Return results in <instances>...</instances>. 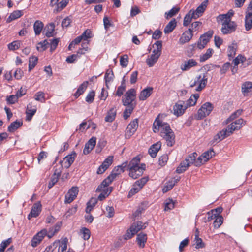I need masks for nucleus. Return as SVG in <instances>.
<instances>
[{
    "label": "nucleus",
    "mask_w": 252,
    "mask_h": 252,
    "mask_svg": "<svg viewBox=\"0 0 252 252\" xmlns=\"http://www.w3.org/2000/svg\"><path fill=\"white\" fill-rule=\"evenodd\" d=\"M89 44V42H82V48H80L78 51L77 53L76 54H80L82 55L84 54L85 52L88 50V46L87 45Z\"/></svg>",
    "instance_id": "69168bd1"
},
{
    "label": "nucleus",
    "mask_w": 252,
    "mask_h": 252,
    "mask_svg": "<svg viewBox=\"0 0 252 252\" xmlns=\"http://www.w3.org/2000/svg\"><path fill=\"white\" fill-rule=\"evenodd\" d=\"M187 108L185 102L179 101L173 107L174 114L178 117L181 116Z\"/></svg>",
    "instance_id": "f8f14e48"
},
{
    "label": "nucleus",
    "mask_w": 252,
    "mask_h": 252,
    "mask_svg": "<svg viewBox=\"0 0 252 252\" xmlns=\"http://www.w3.org/2000/svg\"><path fill=\"white\" fill-rule=\"evenodd\" d=\"M246 60V59L244 56L239 54L233 60V63H234V66H237L239 63H243Z\"/></svg>",
    "instance_id": "5fc2aeb1"
},
{
    "label": "nucleus",
    "mask_w": 252,
    "mask_h": 252,
    "mask_svg": "<svg viewBox=\"0 0 252 252\" xmlns=\"http://www.w3.org/2000/svg\"><path fill=\"white\" fill-rule=\"evenodd\" d=\"M212 36V32H207L201 35L198 41L197 47L200 49L204 48Z\"/></svg>",
    "instance_id": "4468645a"
},
{
    "label": "nucleus",
    "mask_w": 252,
    "mask_h": 252,
    "mask_svg": "<svg viewBox=\"0 0 252 252\" xmlns=\"http://www.w3.org/2000/svg\"><path fill=\"white\" fill-rule=\"evenodd\" d=\"M22 124V123L21 122L16 121L10 125L8 127V130L11 132H13L19 128Z\"/></svg>",
    "instance_id": "a18cd8bd"
},
{
    "label": "nucleus",
    "mask_w": 252,
    "mask_h": 252,
    "mask_svg": "<svg viewBox=\"0 0 252 252\" xmlns=\"http://www.w3.org/2000/svg\"><path fill=\"white\" fill-rule=\"evenodd\" d=\"M96 138L94 137H92L85 145L83 153L86 155L89 154L94 148L96 144Z\"/></svg>",
    "instance_id": "5701e85b"
},
{
    "label": "nucleus",
    "mask_w": 252,
    "mask_h": 252,
    "mask_svg": "<svg viewBox=\"0 0 252 252\" xmlns=\"http://www.w3.org/2000/svg\"><path fill=\"white\" fill-rule=\"evenodd\" d=\"M245 121L243 119H239L228 126L226 129L229 135H230L233 133L234 131L240 129L245 125Z\"/></svg>",
    "instance_id": "6e6552de"
},
{
    "label": "nucleus",
    "mask_w": 252,
    "mask_h": 252,
    "mask_svg": "<svg viewBox=\"0 0 252 252\" xmlns=\"http://www.w3.org/2000/svg\"><path fill=\"white\" fill-rule=\"evenodd\" d=\"M60 174V171H58L57 170H55L48 184V188L49 189L51 188L58 182Z\"/></svg>",
    "instance_id": "f704fd0d"
},
{
    "label": "nucleus",
    "mask_w": 252,
    "mask_h": 252,
    "mask_svg": "<svg viewBox=\"0 0 252 252\" xmlns=\"http://www.w3.org/2000/svg\"><path fill=\"white\" fill-rule=\"evenodd\" d=\"M44 27L43 23L39 20H36L33 25V29L36 35H38L40 34Z\"/></svg>",
    "instance_id": "473e14b6"
},
{
    "label": "nucleus",
    "mask_w": 252,
    "mask_h": 252,
    "mask_svg": "<svg viewBox=\"0 0 252 252\" xmlns=\"http://www.w3.org/2000/svg\"><path fill=\"white\" fill-rule=\"evenodd\" d=\"M245 26L246 31H249L252 28V9L248 7L246 11Z\"/></svg>",
    "instance_id": "ddd939ff"
},
{
    "label": "nucleus",
    "mask_w": 252,
    "mask_h": 252,
    "mask_svg": "<svg viewBox=\"0 0 252 252\" xmlns=\"http://www.w3.org/2000/svg\"><path fill=\"white\" fill-rule=\"evenodd\" d=\"M218 22L221 23L222 27L221 31L224 34H230L236 31L237 28L236 23L231 20H219L217 19Z\"/></svg>",
    "instance_id": "423d86ee"
},
{
    "label": "nucleus",
    "mask_w": 252,
    "mask_h": 252,
    "mask_svg": "<svg viewBox=\"0 0 252 252\" xmlns=\"http://www.w3.org/2000/svg\"><path fill=\"white\" fill-rule=\"evenodd\" d=\"M113 156H110L103 162L97 169V173L101 174L104 173L112 163Z\"/></svg>",
    "instance_id": "dca6fc26"
},
{
    "label": "nucleus",
    "mask_w": 252,
    "mask_h": 252,
    "mask_svg": "<svg viewBox=\"0 0 252 252\" xmlns=\"http://www.w3.org/2000/svg\"><path fill=\"white\" fill-rule=\"evenodd\" d=\"M21 43L19 41H15L10 43L8 45L9 50H15L18 49L20 47Z\"/></svg>",
    "instance_id": "680f3d73"
},
{
    "label": "nucleus",
    "mask_w": 252,
    "mask_h": 252,
    "mask_svg": "<svg viewBox=\"0 0 252 252\" xmlns=\"http://www.w3.org/2000/svg\"><path fill=\"white\" fill-rule=\"evenodd\" d=\"M153 88L148 87L141 91L138 96L140 100L144 101L149 97L152 93Z\"/></svg>",
    "instance_id": "393cba45"
},
{
    "label": "nucleus",
    "mask_w": 252,
    "mask_h": 252,
    "mask_svg": "<svg viewBox=\"0 0 252 252\" xmlns=\"http://www.w3.org/2000/svg\"><path fill=\"white\" fill-rule=\"evenodd\" d=\"M47 234V230L45 229L38 232L32 239L31 242L32 247H36L42 241L44 237Z\"/></svg>",
    "instance_id": "1a4fd4ad"
},
{
    "label": "nucleus",
    "mask_w": 252,
    "mask_h": 252,
    "mask_svg": "<svg viewBox=\"0 0 252 252\" xmlns=\"http://www.w3.org/2000/svg\"><path fill=\"white\" fill-rule=\"evenodd\" d=\"M34 98L36 101L44 102L45 101L44 93L41 91L36 93L34 95Z\"/></svg>",
    "instance_id": "e2e57ef3"
},
{
    "label": "nucleus",
    "mask_w": 252,
    "mask_h": 252,
    "mask_svg": "<svg viewBox=\"0 0 252 252\" xmlns=\"http://www.w3.org/2000/svg\"><path fill=\"white\" fill-rule=\"evenodd\" d=\"M197 156V154L194 152L189 155V156L186 158L185 160L187 161V162L189 163L190 166L193 163L195 165V161Z\"/></svg>",
    "instance_id": "49530a36"
},
{
    "label": "nucleus",
    "mask_w": 252,
    "mask_h": 252,
    "mask_svg": "<svg viewBox=\"0 0 252 252\" xmlns=\"http://www.w3.org/2000/svg\"><path fill=\"white\" fill-rule=\"evenodd\" d=\"M175 202L171 199H168L165 201V211H168L174 208Z\"/></svg>",
    "instance_id": "3c124183"
},
{
    "label": "nucleus",
    "mask_w": 252,
    "mask_h": 252,
    "mask_svg": "<svg viewBox=\"0 0 252 252\" xmlns=\"http://www.w3.org/2000/svg\"><path fill=\"white\" fill-rule=\"evenodd\" d=\"M80 233L82 234V238L85 240H88L90 237V232L88 229L86 228H83L81 231Z\"/></svg>",
    "instance_id": "0e129e2a"
},
{
    "label": "nucleus",
    "mask_w": 252,
    "mask_h": 252,
    "mask_svg": "<svg viewBox=\"0 0 252 252\" xmlns=\"http://www.w3.org/2000/svg\"><path fill=\"white\" fill-rule=\"evenodd\" d=\"M147 226L146 223H144L141 221H138L136 223H133L130 226V231H134L135 234L137 233L140 230L145 228Z\"/></svg>",
    "instance_id": "c756f323"
},
{
    "label": "nucleus",
    "mask_w": 252,
    "mask_h": 252,
    "mask_svg": "<svg viewBox=\"0 0 252 252\" xmlns=\"http://www.w3.org/2000/svg\"><path fill=\"white\" fill-rule=\"evenodd\" d=\"M242 113V110L239 109L235 112L233 113L230 117L227 119V123L230 122V121L234 120L239 116L241 115Z\"/></svg>",
    "instance_id": "bf43d9fd"
},
{
    "label": "nucleus",
    "mask_w": 252,
    "mask_h": 252,
    "mask_svg": "<svg viewBox=\"0 0 252 252\" xmlns=\"http://www.w3.org/2000/svg\"><path fill=\"white\" fill-rule=\"evenodd\" d=\"M46 32L45 35L48 37L53 36V32L55 30V25L54 23H50L46 27Z\"/></svg>",
    "instance_id": "79ce46f5"
},
{
    "label": "nucleus",
    "mask_w": 252,
    "mask_h": 252,
    "mask_svg": "<svg viewBox=\"0 0 252 252\" xmlns=\"http://www.w3.org/2000/svg\"><path fill=\"white\" fill-rule=\"evenodd\" d=\"M158 116L153 123V131L157 133L160 130L161 135L166 133L170 131H173L168 124L161 121Z\"/></svg>",
    "instance_id": "39448f33"
},
{
    "label": "nucleus",
    "mask_w": 252,
    "mask_h": 252,
    "mask_svg": "<svg viewBox=\"0 0 252 252\" xmlns=\"http://www.w3.org/2000/svg\"><path fill=\"white\" fill-rule=\"evenodd\" d=\"M88 84V81H84L81 85H80L77 91L74 94V96L76 97V98H77L84 92L87 87Z\"/></svg>",
    "instance_id": "e433bc0d"
},
{
    "label": "nucleus",
    "mask_w": 252,
    "mask_h": 252,
    "mask_svg": "<svg viewBox=\"0 0 252 252\" xmlns=\"http://www.w3.org/2000/svg\"><path fill=\"white\" fill-rule=\"evenodd\" d=\"M179 7H173L169 11L165 13V17L166 19L171 18L175 15L179 11Z\"/></svg>",
    "instance_id": "6e6d98bb"
},
{
    "label": "nucleus",
    "mask_w": 252,
    "mask_h": 252,
    "mask_svg": "<svg viewBox=\"0 0 252 252\" xmlns=\"http://www.w3.org/2000/svg\"><path fill=\"white\" fill-rule=\"evenodd\" d=\"M234 15V12L232 10H230L226 14L219 15L217 19L219 20H231V17Z\"/></svg>",
    "instance_id": "37998d69"
},
{
    "label": "nucleus",
    "mask_w": 252,
    "mask_h": 252,
    "mask_svg": "<svg viewBox=\"0 0 252 252\" xmlns=\"http://www.w3.org/2000/svg\"><path fill=\"white\" fill-rule=\"evenodd\" d=\"M193 36L192 30L191 28L185 31L179 39V43L181 44H184L187 42H189Z\"/></svg>",
    "instance_id": "aec40b11"
},
{
    "label": "nucleus",
    "mask_w": 252,
    "mask_h": 252,
    "mask_svg": "<svg viewBox=\"0 0 252 252\" xmlns=\"http://www.w3.org/2000/svg\"><path fill=\"white\" fill-rule=\"evenodd\" d=\"M207 80L208 78L206 73L200 74L190 81V87L193 88L195 87V91L200 92L206 86Z\"/></svg>",
    "instance_id": "20e7f679"
},
{
    "label": "nucleus",
    "mask_w": 252,
    "mask_h": 252,
    "mask_svg": "<svg viewBox=\"0 0 252 252\" xmlns=\"http://www.w3.org/2000/svg\"><path fill=\"white\" fill-rule=\"evenodd\" d=\"M97 202L96 198H92L87 204V207L86 208V213H90Z\"/></svg>",
    "instance_id": "58836bf2"
},
{
    "label": "nucleus",
    "mask_w": 252,
    "mask_h": 252,
    "mask_svg": "<svg viewBox=\"0 0 252 252\" xmlns=\"http://www.w3.org/2000/svg\"><path fill=\"white\" fill-rule=\"evenodd\" d=\"M78 193V189L76 187H72L65 196L64 202L70 203L76 197Z\"/></svg>",
    "instance_id": "9b49d317"
},
{
    "label": "nucleus",
    "mask_w": 252,
    "mask_h": 252,
    "mask_svg": "<svg viewBox=\"0 0 252 252\" xmlns=\"http://www.w3.org/2000/svg\"><path fill=\"white\" fill-rule=\"evenodd\" d=\"M161 148V143L157 142L152 145L148 150V152L152 158L156 157L158 152Z\"/></svg>",
    "instance_id": "a878e982"
},
{
    "label": "nucleus",
    "mask_w": 252,
    "mask_h": 252,
    "mask_svg": "<svg viewBox=\"0 0 252 252\" xmlns=\"http://www.w3.org/2000/svg\"><path fill=\"white\" fill-rule=\"evenodd\" d=\"M141 189L140 187L138 186V185H136V183H135L133 185V187L129 192L128 197H130L131 196L139 191Z\"/></svg>",
    "instance_id": "4d7b16f0"
},
{
    "label": "nucleus",
    "mask_w": 252,
    "mask_h": 252,
    "mask_svg": "<svg viewBox=\"0 0 252 252\" xmlns=\"http://www.w3.org/2000/svg\"><path fill=\"white\" fill-rule=\"evenodd\" d=\"M199 97V95L198 94H192L190 97L185 102L186 107L188 108L195 105Z\"/></svg>",
    "instance_id": "2f4dec72"
},
{
    "label": "nucleus",
    "mask_w": 252,
    "mask_h": 252,
    "mask_svg": "<svg viewBox=\"0 0 252 252\" xmlns=\"http://www.w3.org/2000/svg\"><path fill=\"white\" fill-rule=\"evenodd\" d=\"M112 182L108 177L105 179L101 183V184L97 187L96 189L97 191H101L102 190H106L105 188L110 185Z\"/></svg>",
    "instance_id": "ea45409f"
},
{
    "label": "nucleus",
    "mask_w": 252,
    "mask_h": 252,
    "mask_svg": "<svg viewBox=\"0 0 252 252\" xmlns=\"http://www.w3.org/2000/svg\"><path fill=\"white\" fill-rule=\"evenodd\" d=\"M192 13V11H189L184 17L183 24L184 26H188L191 23L192 20L194 19V15Z\"/></svg>",
    "instance_id": "4c0bfd02"
},
{
    "label": "nucleus",
    "mask_w": 252,
    "mask_h": 252,
    "mask_svg": "<svg viewBox=\"0 0 252 252\" xmlns=\"http://www.w3.org/2000/svg\"><path fill=\"white\" fill-rule=\"evenodd\" d=\"M114 78L113 72L112 70H107L105 75L106 85L108 87V83L112 81Z\"/></svg>",
    "instance_id": "c03bdc74"
},
{
    "label": "nucleus",
    "mask_w": 252,
    "mask_h": 252,
    "mask_svg": "<svg viewBox=\"0 0 252 252\" xmlns=\"http://www.w3.org/2000/svg\"><path fill=\"white\" fill-rule=\"evenodd\" d=\"M223 217L221 216H217L214 221V226L216 228H219L223 222Z\"/></svg>",
    "instance_id": "052dcab7"
},
{
    "label": "nucleus",
    "mask_w": 252,
    "mask_h": 252,
    "mask_svg": "<svg viewBox=\"0 0 252 252\" xmlns=\"http://www.w3.org/2000/svg\"><path fill=\"white\" fill-rule=\"evenodd\" d=\"M36 112V106H32V103H29L27 105L26 114V120L30 121L31 120L32 116L35 114Z\"/></svg>",
    "instance_id": "b1692460"
},
{
    "label": "nucleus",
    "mask_w": 252,
    "mask_h": 252,
    "mask_svg": "<svg viewBox=\"0 0 252 252\" xmlns=\"http://www.w3.org/2000/svg\"><path fill=\"white\" fill-rule=\"evenodd\" d=\"M112 190V187H109L108 188L106 189V190H102V191H103V192H102L99 196H98V199L100 200H102L105 198H106V196H108V195L111 193V192Z\"/></svg>",
    "instance_id": "13d9d810"
},
{
    "label": "nucleus",
    "mask_w": 252,
    "mask_h": 252,
    "mask_svg": "<svg viewBox=\"0 0 252 252\" xmlns=\"http://www.w3.org/2000/svg\"><path fill=\"white\" fill-rule=\"evenodd\" d=\"M67 242L68 239L66 238L63 239L61 242L59 241L58 243H60V244L58 252H64L66 250Z\"/></svg>",
    "instance_id": "a19ab883"
},
{
    "label": "nucleus",
    "mask_w": 252,
    "mask_h": 252,
    "mask_svg": "<svg viewBox=\"0 0 252 252\" xmlns=\"http://www.w3.org/2000/svg\"><path fill=\"white\" fill-rule=\"evenodd\" d=\"M147 235L143 233H140L137 236L136 241L138 246L140 248H144L145 244L147 241Z\"/></svg>",
    "instance_id": "cd10ccee"
},
{
    "label": "nucleus",
    "mask_w": 252,
    "mask_h": 252,
    "mask_svg": "<svg viewBox=\"0 0 252 252\" xmlns=\"http://www.w3.org/2000/svg\"><path fill=\"white\" fill-rule=\"evenodd\" d=\"M116 115V110L115 108H111L107 112L105 121L107 122H112L115 119Z\"/></svg>",
    "instance_id": "c85d7f7f"
},
{
    "label": "nucleus",
    "mask_w": 252,
    "mask_h": 252,
    "mask_svg": "<svg viewBox=\"0 0 252 252\" xmlns=\"http://www.w3.org/2000/svg\"><path fill=\"white\" fill-rule=\"evenodd\" d=\"M120 64L123 67L127 66L128 64V56L127 55H125L121 57L120 58Z\"/></svg>",
    "instance_id": "338daca9"
},
{
    "label": "nucleus",
    "mask_w": 252,
    "mask_h": 252,
    "mask_svg": "<svg viewBox=\"0 0 252 252\" xmlns=\"http://www.w3.org/2000/svg\"><path fill=\"white\" fill-rule=\"evenodd\" d=\"M138 126V124L137 119L134 120L129 123L126 130V138H129L135 133Z\"/></svg>",
    "instance_id": "9d476101"
},
{
    "label": "nucleus",
    "mask_w": 252,
    "mask_h": 252,
    "mask_svg": "<svg viewBox=\"0 0 252 252\" xmlns=\"http://www.w3.org/2000/svg\"><path fill=\"white\" fill-rule=\"evenodd\" d=\"M42 205L40 202H38L34 203L32 208L30 214L28 216V219L30 220L32 217H37L41 211Z\"/></svg>",
    "instance_id": "f3484780"
},
{
    "label": "nucleus",
    "mask_w": 252,
    "mask_h": 252,
    "mask_svg": "<svg viewBox=\"0 0 252 252\" xmlns=\"http://www.w3.org/2000/svg\"><path fill=\"white\" fill-rule=\"evenodd\" d=\"M80 36L83 39V42H84V41H87L86 42H87L88 39L93 37V34L91 31L87 29Z\"/></svg>",
    "instance_id": "de8ad7c7"
},
{
    "label": "nucleus",
    "mask_w": 252,
    "mask_h": 252,
    "mask_svg": "<svg viewBox=\"0 0 252 252\" xmlns=\"http://www.w3.org/2000/svg\"><path fill=\"white\" fill-rule=\"evenodd\" d=\"M22 16V12L20 10H16L13 12L9 16L7 21L10 22L12 20L16 19Z\"/></svg>",
    "instance_id": "864d4df0"
},
{
    "label": "nucleus",
    "mask_w": 252,
    "mask_h": 252,
    "mask_svg": "<svg viewBox=\"0 0 252 252\" xmlns=\"http://www.w3.org/2000/svg\"><path fill=\"white\" fill-rule=\"evenodd\" d=\"M197 64L195 60L190 59L184 61L180 66V69L183 71L189 70L191 68L197 66Z\"/></svg>",
    "instance_id": "2eb2a0df"
},
{
    "label": "nucleus",
    "mask_w": 252,
    "mask_h": 252,
    "mask_svg": "<svg viewBox=\"0 0 252 252\" xmlns=\"http://www.w3.org/2000/svg\"><path fill=\"white\" fill-rule=\"evenodd\" d=\"M242 91L244 95L248 93H252V82H246L242 84Z\"/></svg>",
    "instance_id": "72a5a7b5"
},
{
    "label": "nucleus",
    "mask_w": 252,
    "mask_h": 252,
    "mask_svg": "<svg viewBox=\"0 0 252 252\" xmlns=\"http://www.w3.org/2000/svg\"><path fill=\"white\" fill-rule=\"evenodd\" d=\"M69 2V0H51L50 5L54 6L56 5V11L60 12L64 9Z\"/></svg>",
    "instance_id": "6ab92c4d"
},
{
    "label": "nucleus",
    "mask_w": 252,
    "mask_h": 252,
    "mask_svg": "<svg viewBox=\"0 0 252 252\" xmlns=\"http://www.w3.org/2000/svg\"><path fill=\"white\" fill-rule=\"evenodd\" d=\"M62 223L61 222H59L56 223V224L54 226V227L50 228L47 233L48 237L49 238H51L53 237L55 233L59 231L61 226Z\"/></svg>",
    "instance_id": "c9c22d12"
},
{
    "label": "nucleus",
    "mask_w": 252,
    "mask_h": 252,
    "mask_svg": "<svg viewBox=\"0 0 252 252\" xmlns=\"http://www.w3.org/2000/svg\"><path fill=\"white\" fill-rule=\"evenodd\" d=\"M136 91L134 89L128 90L125 94V98L122 99L123 105L126 107L123 114L124 118L127 119L131 114L136 105L135 101Z\"/></svg>",
    "instance_id": "f257e3e1"
},
{
    "label": "nucleus",
    "mask_w": 252,
    "mask_h": 252,
    "mask_svg": "<svg viewBox=\"0 0 252 252\" xmlns=\"http://www.w3.org/2000/svg\"><path fill=\"white\" fill-rule=\"evenodd\" d=\"M208 1L206 0L204 1L195 10H190V11L192 12V14L194 15V19H196L199 17L204 12L205 9L207 7Z\"/></svg>",
    "instance_id": "a211bd4d"
},
{
    "label": "nucleus",
    "mask_w": 252,
    "mask_h": 252,
    "mask_svg": "<svg viewBox=\"0 0 252 252\" xmlns=\"http://www.w3.org/2000/svg\"><path fill=\"white\" fill-rule=\"evenodd\" d=\"M163 138L166 140V144L168 146L172 147L175 144V135L173 131L165 133L161 135Z\"/></svg>",
    "instance_id": "4be33fe9"
},
{
    "label": "nucleus",
    "mask_w": 252,
    "mask_h": 252,
    "mask_svg": "<svg viewBox=\"0 0 252 252\" xmlns=\"http://www.w3.org/2000/svg\"><path fill=\"white\" fill-rule=\"evenodd\" d=\"M213 53V50L211 48H209L207 50L206 52L201 55L200 57V62H204L205 61L211 57Z\"/></svg>",
    "instance_id": "603ef678"
},
{
    "label": "nucleus",
    "mask_w": 252,
    "mask_h": 252,
    "mask_svg": "<svg viewBox=\"0 0 252 252\" xmlns=\"http://www.w3.org/2000/svg\"><path fill=\"white\" fill-rule=\"evenodd\" d=\"M177 26V21L175 19H172L165 26L164 32L165 34L171 32Z\"/></svg>",
    "instance_id": "bb28decb"
},
{
    "label": "nucleus",
    "mask_w": 252,
    "mask_h": 252,
    "mask_svg": "<svg viewBox=\"0 0 252 252\" xmlns=\"http://www.w3.org/2000/svg\"><path fill=\"white\" fill-rule=\"evenodd\" d=\"M140 158L139 157L134 158L128 164L129 175L134 179L141 176L145 170V164L140 165Z\"/></svg>",
    "instance_id": "f03ea898"
},
{
    "label": "nucleus",
    "mask_w": 252,
    "mask_h": 252,
    "mask_svg": "<svg viewBox=\"0 0 252 252\" xmlns=\"http://www.w3.org/2000/svg\"><path fill=\"white\" fill-rule=\"evenodd\" d=\"M76 157V154L75 152H72L71 154L67 155L63 158L62 162L63 163L64 168H69L74 162Z\"/></svg>",
    "instance_id": "412c9836"
},
{
    "label": "nucleus",
    "mask_w": 252,
    "mask_h": 252,
    "mask_svg": "<svg viewBox=\"0 0 252 252\" xmlns=\"http://www.w3.org/2000/svg\"><path fill=\"white\" fill-rule=\"evenodd\" d=\"M95 93L94 91L90 92L86 97V101L88 103H92L94 101Z\"/></svg>",
    "instance_id": "774afa93"
},
{
    "label": "nucleus",
    "mask_w": 252,
    "mask_h": 252,
    "mask_svg": "<svg viewBox=\"0 0 252 252\" xmlns=\"http://www.w3.org/2000/svg\"><path fill=\"white\" fill-rule=\"evenodd\" d=\"M194 244L195 245V248L196 249L202 248L205 247V245L202 241V240L199 237V231L197 229L196 230V232L195 233V239H194Z\"/></svg>",
    "instance_id": "7c9ffc66"
},
{
    "label": "nucleus",
    "mask_w": 252,
    "mask_h": 252,
    "mask_svg": "<svg viewBox=\"0 0 252 252\" xmlns=\"http://www.w3.org/2000/svg\"><path fill=\"white\" fill-rule=\"evenodd\" d=\"M215 152L213 149H210L204 152L202 155L203 157V161L206 162L211 158L214 155Z\"/></svg>",
    "instance_id": "8fccbe9b"
},
{
    "label": "nucleus",
    "mask_w": 252,
    "mask_h": 252,
    "mask_svg": "<svg viewBox=\"0 0 252 252\" xmlns=\"http://www.w3.org/2000/svg\"><path fill=\"white\" fill-rule=\"evenodd\" d=\"M154 48L152 54L146 59V63L149 67L153 66L158 60L161 54L162 41H158L153 45Z\"/></svg>",
    "instance_id": "7ed1b4c3"
},
{
    "label": "nucleus",
    "mask_w": 252,
    "mask_h": 252,
    "mask_svg": "<svg viewBox=\"0 0 252 252\" xmlns=\"http://www.w3.org/2000/svg\"><path fill=\"white\" fill-rule=\"evenodd\" d=\"M38 58L35 56H32L29 58V71H30L36 65Z\"/></svg>",
    "instance_id": "09e8293b"
},
{
    "label": "nucleus",
    "mask_w": 252,
    "mask_h": 252,
    "mask_svg": "<svg viewBox=\"0 0 252 252\" xmlns=\"http://www.w3.org/2000/svg\"><path fill=\"white\" fill-rule=\"evenodd\" d=\"M214 108V106L210 102H206L199 109L195 115L197 120H201L208 116Z\"/></svg>",
    "instance_id": "0eeeda50"
}]
</instances>
